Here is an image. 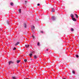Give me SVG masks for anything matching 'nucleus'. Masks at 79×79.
Segmentation results:
<instances>
[{"instance_id":"obj_1","label":"nucleus","mask_w":79,"mask_h":79,"mask_svg":"<svg viewBox=\"0 0 79 79\" xmlns=\"http://www.w3.org/2000/svg\"><path fill=\"white\" fill-rule=\"evenodd\" d=\"M11 63L13 64V63H14V62H13V61H10L9 62V65H10V64H11Z\"/></svg>"},{"instance_id":"obj_2","label":"nucleus","mask_w":79,"mask_h":79,"mask_svg":"<svg viewBox=\"0 0 79 79\" xmlns=\"http://www.w3.org/2000/svg\"><path fill=\"white\" fill-rule=\"evenodd\" d=\"M52 19L53 21H55V20L56 19V18H55V17H54L52 16Z\"/></svg>"},{"instance_id":"obj_3","label":"nucleus","mask_w":79,"mask_h":79,"mask_svg":"<svg viewBox=\"0 0 79 79\" xmlns=\"http://www.w3.org/2000/svg\"><path fill=\"white\" fill-rule=\"evenodd\" d=\"M52 12H55V9H54V8H52Z\"/></svg>"},{"instance_id":"obj_4","label":"nucleus","mask_w":79,"mask_h":79,"mask_svg":"<svg viewBox=\"0 0 79 79\" xmlns=\"http://www.w3.org/2000/svg\"><path fill=\"white\" fill-rule=\"evenodd\" d=\"M70 16L71 17L72 19L73 18H74V15H73V14H71V15H70Z\"/></svg>"},{"instance_id":"obj_5","label":"nucleus","mask_w":79,"mask_h":79,"mask_svg":"<svg viewBox=\"0 0 79 79\" xmlns=\"http://www.w3.org/2000/svg\"><path fill=\"white\" fill-rule=\"evenodd\" d=\"M72 20H73V21H76V19L74 18V17L73 18H72Z\"/></svg>"},{"instance_id":"obj_6","label":"nucleus","mask_w":79,"mask_h":79,"mask_svg":"<svg viewBox=\"0 0 79 79\" xmlns=\"http://www.w3.org/2000/svg\"><path fill=\"white\" fill-rule=\"evenodd\" d=\"M23 26L25 28H26L27 27H26V23H24L23 24Z\"/></svg>"},{"instance_id":"obj_7","label":"nucleus","mask_w":79,"mask_h":79,"mask_svg":"<svg viewBox=\"0 0 79 79\" xmlns=\"http://www.w3.org/2000/svg\"><path fill=\"white\" fill-rule=\"evenodd\" d=\"M19 44V42H17L15 44V46H16V45H18V44Z\"/></svg>"},{"instance_id":"obj_8","label":"nucleus","mask_w":79,"mask_h":79,"mask_svg":"<svg viewBox=\"0 0 79 79\" xmlns=\"http://www.w3.org/2000/svg\"><path fill=\"white\" fill-rule=\"evenodd\" d=\"M19 13H21V10L19 9Z\"/></svg>"},{"instance_id":"obj_9","label":"nucleus","mask_w":79,"mask_h":79,"mask_svg":"<svg viewBox=\"0 0 79 79\" xmlns=\"http://www.w3.org/2000/svg\"><path fill=\"white\" fill-rule=\"evenodd\" d=\"M76 17L77 18H78V16L77 15L75 14Z\"/></svg>"},{"instance_id":"obj_10","label":"nucleus","mask_w":79,"mask_h":79,"mask_svg":"<svg viewBox=\"0 0 79 79\" xmlns=\"http://www.w3.org/2000/svg\"><path fill=\"white\" fill-rule=\"evenodd\" d=\"M11 6H13V2H11L10 3Z\"/></svg>"},{"instance_id":"obj_11","label":"nucleus","mask_w":79,"mask_h":79,"mask_svg":"<svg viewBox=\"0 0 79 79\" xmlns=\"http://www.w3.org/2000/svg\"><path fill=\"white\" fill-rule=\"evenodd\" d=\"M37 58V57L35 55L34 56V59H36Z\"/></svg>"},{"instance_id":"obj_12","label":"nucleus","mask_w":79,"mask_h":79,"mask_svg":"<svg viewBox=\"0 0 79 79\" xmlns=\"http://www.w3.org/2000/svg\"><path fill=\"white\" fill-rule=\"evenodd\" d=\"M26 47L27 48L28 47H29V45H25Z\"/></svg>"},{"instance_id":"obj_13","label":"nucleus","mask_w":79,"mask_h":79,"mask_svg":"<svg viewBox=\"0 0 79 79\" xmlns=\"http://www.w3.org/2000/svg\"><path fill=\"white\" fill-rule=\"evenodd\" d=\"M12 79H16V77H12Z\"/></svg>"},{"instance_id":"obj_14","label":"nucleus","mask_w":79,"mask_h":79,"mask_svg":"<svg viewBox=\"0 0 79 79\" xmlns=\"http://www.w3.org/2000/svg\"><path fill=\"white\" fill-rule=\"evenodd\" d=\"M71 31L72 32H73V31H74V29H73V28H71Z\"/></svg>"},{"instance_id":"obj_15","label":"nucleus","mask_w":79,"mask_h":79,"mask_svg":"<svg viewBox=\"0 0 79 79\" xmlns=\"http://www.w3.org/2000/svg\"><path fill=\"white\" fill-rule=\"evenodd\" d=\"M20 61H21V60H17V63H19V62H20Z\"/></svg>"},{"instance_id":"obj_16","label":"nucleus","mask_w":79,"mask_h":79,"mask_svg":"<svg viewBox=\"0 0 79 79\" xmlns=\"http://www.w3.org/2000/svg\"><path fill=\"white\" fill-rule=\"evenodd\" d=\"M7 23L8 25H9V20H7Z\"/></svg>"},{"instance_id":"obj_17","label":"nucleus","mask_w":79,"mask_h":79,"mask_svg":"<svg viewBox=\"0 0 79 79\" xmlns=\"http://www.w3.org/2000/svg\"><path fill=\"white\" fill-rule=\"evenodd\" d=\"M76 57H77V58H79V55H76Z\"/></svg>"},{"instance_id":"obj_18","label":"nucleus","mask_w":79,"mask_h":79,"mask_svg":"<svg viewBox=\"0 0 79 79\" xmlns=\"http://www.w3.org/2000/svg\"><path fill=\"white\" fill-rule=\"evenodd\" d=\"M32 54L31 53L29 54V56H32Z\"/></svg>"},{"instance_id":"obj_19","label":"nucleus","mask_w":79,"mask_h":79,"mask_svg":"<svg viewBox=\"0 0 79 79\" xmlns=\"http://www.w3.org/2000/svg\"><path fill=\"white\" fill-rule=\"evenodd\" d=\"M24 61H25V62H26V61H27V59H24Z\"/></svg>"},{"instance_id":"obj_20","label":"nucleus","mask_w":79,"mask_h":79,"mask_svg":"<svg viewBox=\"0 0 79 79\" xmlns=\"http://www.w3.org/2000/svg\"><path fill=\"white\" fill-rule=\"evenodd\" d=\"M40 45V43H39L38 42V43H37V45L38 46H39Z\"/></svg>"},{"instance_id":"obj_21","label":"nucleus","mask_w":79,"mask_h":79,"mask_svg":"<svg viewBox=\"0 0 79 79\" xmlns=\"http://www.w3.org/2000/svg\"><path fill=\"white\" fill-rule=\"evenodd\" d=\"M72 73L73 74H75V72H74V70L72 71Z\"/></svg>"},{"instance_id":"obj_22","label":"nucleus","mask_w":79,"mask_h":79,"mask_svg":"<svg viewBox=\"0 0 79 79\" xmlns=\"http://www.w3.org/2000/svg\"><path fill=\"white\" fill-rule=\"evenodd\" d=\"M16 48H14V49H13V50H16Z\"/></svg>"},{"instance_id":"obj_23","label":"nucleus","mask_w":79,"mask_h":79,"mask_svg":"<svg viewBox=\"0 0 79 79\" xmlns=\"http://www.w3.org/2000/svg\"><path fill=\"white\" fill-rule=\"evenodd\" d=\"M40 5V4L38 3L37 4V6H39Z\"/></svg>"},{"instance_id":"obj_24","label":"nucleus","mask_w":79,"mask_h":79,"mask_svg":"<svg viewBox=\"0 0 79 79\" xmlns=\"http://www.w3.org/2000/svg\"><path fill=\"white\" fill-rule=\"evenodd\" d=\"M33 28L34 29V28H35V26H33Z\"/></svg>"},{"instance_id":"obj_25","label":"nucleus","mask_w":79,"mask_h":79,"mask_svg":"<svg viewBox=\"0 0 79 79\" xmlns=\"http://www.w3.org/2000/svg\"><path fill=\"white\" fill-rule=\"evenodd\" d=\"M32 37H33V39H34V35H33Z\"/></svg>"},{"instance_id":"obj_26","label":"nucleus","mask_w":79,"mask_h":79,"mask_svg":"<svg viewBox=\"0 0 79 79\" xmlns=\"http://www.w3.org/2000/svg\"><path fill=\"white\" fill-rule=\"evenodd\" d=\"M46 51H48V49H47L46 50Z\"/></svg>"},{"instance_id":"obj_27","label":"nucleus","mask_w":79,"mask_h":79,"mask_svg":"<svg viewBox=\"0 0 79 79\" xmlns=\"http://www.w3.org/2000/svg\"><path fill=\"white\" fill-rule=\"evenodd\" d=\"M25 4H26V1H25Z\"/></svg>"},{"instance_id":"obj_28","label":"nucleus","mask_w":79,"mask_h":79,"mask_svg":"<svg viewBox=\"0 0 79 79\" xmlns=\"http://www.w3.org/2000/svg\"><path fill=\"white\" fill-rule=\"evenodd\" d=\"M41 33H43V31H41Z\"/></svg>"},{"instance_id":"obj_29","label":"nucleus","mask_w":79,"mask_h":79,"mask_svg":"<svg viewBox=\"0 0 79 79\" xmlns=\"http://www.w3.org/2000/svg\"><path fill=\"white\" fill-rule=\"evenodd\" d=\"M28 79V78H25L24 79Z\"/></svg>"},{"instance_id":"obj_30","label":"nucleus","mask_w":79,"mask_h":79,"mask_svg":"<svg viewBox=\"0 0 79 79\" xmlns=\"http://www.w3.org/2000/svg\"><path fill=\"white\" fill-rule=\"evenodd\" d=\"M63 79H66L65 78H63Z\"/></svg>"}]
</instances>
